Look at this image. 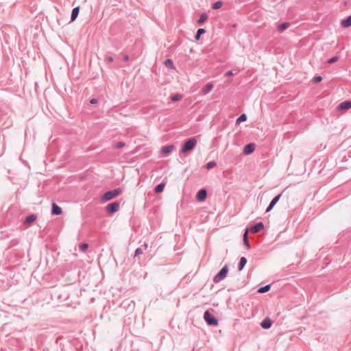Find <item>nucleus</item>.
<instances>
[{"mask_svg": "<svg viewBox=\"0 0 351 351\" xmlns=\"http://www.w3.org/2000/svg\"><path fill=\"white\" fill-rule=\"evenodd\" d=\"M197 139L195 137L188 138L182 145L180 152L186 154L193 150L197 145Z\"/></svg>", "mask_w": 351, "mask_h": 351, "instance_id": "nucleus-1", "label": "nucleus"}, {"mask_svg": "<svg viewBox=\"0 0 351 351\" xmlns=\"http://www.w3.org/2000/svg\"><path fill=\"white\" fill-rule=\"evenodd\" d=\"M122 193V189L120 188H117L113 190L108 191L105 192L101 196V200L103 202L110 201L117 196H119Z\"/></svg>", "mask_w": 351, "mask_h": 351, "instance_id": "nucleus-2", "label": "nucleus"}, {"mask_svg": "<svg viewBox=\"0 0 351 351\" xmlns=\"http://www.w3.org/2000/svg\"><path fill=\"white\" fill-rule=\"evenodd\" d=\"M229 267L228 265H224L219 271L214 276L213 282L215 283H219L223 279H225L228 275Z\"/></svg>", "mask_w": 351, "mask_h": 351, "instance_id": "nucleus-3", "label": "nucleus"}, {"mask_svg": "<svg viewBox=\"0 0 351 351\" xmlns=\"http://www.w3.org/2000/svg\"><path fill=\"white\" fill-rule=\"evenodd\" d=\"M204 319L206 324L209 326H216L218 325V319L212 315L208 311H206L204 313Z\"/></svg>", "mask_w": 351, "mask_h": 351, "instance_id": "nucleus-4", "label": "nucleus"}, {"mask_svg": "<svg viewBox=\"0 0 351 351\" xmlns=\"http://www.w3.org/2000/svg\"><path fill=\"white\" fill-rule=\"evenodd\" d=\"M120 204L118 202H114L108 204L106 207V210L108 213L112 214L117 212L119 209Z\"/></svg>", "mask_w": 351, "mask_h": 351, "instance_id": "nucleus-5", "label": "nucleus"}, {"mask_svg": "<svg viewBox=\"0 0 351 351\" xmlns=\"http://www.w3.org/2000/svg\"><path fill=\"white\" fill-rule=\"evenodd\" d=\"M264 228V224L263 222H257L250 226L249 230L253 233H258Z\"/></svg>", "mask_w": 351, "mask_h": 351, "instance_id": "nucleus-6", "label": "nucleus"}, {"mask_svg": "<svg viewBox=\"0 0 351 351\" xmlns=\"http://www.w3.org/2000/svg\"><path fill=\"white\" fill-rule=\"evenodd\" d=\"M207 191L205 189H201L196 194L195 198L198 202H204L207 197Z\"/></svg>", "mask_w": 351, "mask_h": 351, "instance_id": "nucleus-7", "label": "nucleus"}, {"mask_svg": "<svg viewBox=\"0 0 351 351\" xmlns=\"http://www.w3.org/2000/svg\"><path fill=\"white\" fill-rule=\"evenodd\" d=\"M256 145L254 143H248L244 146L243 152L245 155H250L252 154L255 150Z\"/></svg>", "mask_w": 351, "mask_h": 351, "instance_id": "nucleus-8", "label": "nucleus"}, {"mask_svg": "<svg viewBox=\"0 0 351 351\" xmlns=\"http://www.w3.org/2000/svg\"><path fill=\"white\" fill-rule=\"evenodd\" d=\"M281 195H282V193H280V194L277 195L276 196H275L272 199V200L270 202L269 204L268 205L267 208H266V210H265L266 213H269L273 209L274 206L280 200Z\"/></svg>", "mask_w": 351, "mask_h": 351, "instance_id": "nucleus-9", "label": "nucleus"}, {"mask_svg": "<svg viewBox=\"0 0 351 351\" xmlns=\"http://www.w3.org/2000/svg\"><path fill=\"white\" fill-rule=\"evenodd\" d=\"M174 149L175 146L173 145H165L161 148L160 152L163 156H166L169 154H170Z\"/></svg>", "mask_w": 351, "mask_h": 351, "instance_id": "nucleus-10", "label": "nucleus"}, {"mask_svg": "<svg viewBox=\"0 0 351 351\" xmlns=\"http://www.w3.org/2000/svg\"><path fill=\"white\" fill-rule=\"evenodd\" d=\"M337 108L340 110H347L351 108V100L345 101L338 105Z\"/></svg>", "mask_w": 351, "mask_h": 351, "instance_id": "nucleus-11", "label": "nucleus"}, {"mask_svg": "<svg viewBox=\"0 0 351 351\" xmlns=\"http://www.w3.org/2000/svg\"><path fill=\"white\" fill-rule=\"evenodd\" d=\"M62 213V208L57 205L56 203H52L51 204V215H60Z\"/></svg>", "mask_w": 351, "mask_h": 351, "instance_id": "nucleus-12", "label": "nucleus"}, {"mask_svg": "<svg viewBox=\"0 0 351 351\" xmlns=\"http://www.w3.org/2000/svg\"><path fill=\"white\" fill-rule=\"evenodd\" d=\"M37 219V215L36 214L29 215L23 221V223L25 225H31L33 222H34Z\"/></svg>", "mask_w": 351, "mask_h": 351, "instance_id": "nucleus-13", "label": "nucleus"}, {"mask_svg": "<svg viewBox=\"0 0 351 351\" xmlns=\"http://www.w3.org/2000/svg\"><path fill=\"white\" fill-rule=\"evenodd\" d=\"M272 323L269 317H266L261 322V326L264 329H269L271 327Z\"/></svg>", "mask_w": 351, "mask_h": 351, "instance_id": "nucleus-14", "label": "nucleus"}, {"mask_svg": "<svg viewBox=\"0 0 351 351\" xmlns=\"http://www.w3.org/2000/svg\"><path fill=\"white\" fill-rule=\"evenodd\" d=\"M80 12V6L75 7L73 8L71 14V22H73L76 20Z\"/></svg>", "mask_w": 351, "mask_h": 351, "instance_id": "nucleus-15", "label": "nucleus"}, {"mask_svg": "<svg viewBox=\"0 0 351 351\" xmlns=\"http://www.w3.org/2000/svg\"><path fill=\"white\" fill-rule=\"evenodd\" d=\"M341 25L343 27H349L351 26V15L342 19Z\"/></svg>", "mask_w": 351, "mask_h": 351, "instance_id": "nucleus-16", "label": "nucleus"}, {"mask_svg": "<svg viewBox=\"0 0 351 351\" xmlns=\"http://www.w3.org/2000/svg\"><path fill=\"white\" fill-rule=\"evenodd\" d=\"M213 88V85L212 83H208L206 86L203 87L201 90V92L203 95L208 94Z\"/></svg>", "mask_w": 351, "mask_h": 351, "instance_id": "nucleus-17", "label": "nucleus"}, {"mask_svg": "<svg viewBox=\"0 0 351 351\" xmlns=\"http://www.w3.org/2000/svg\"><path fill=\"white\" fill-rule=\"evenodd\" d=\"M247 258L245 257H241L240 258L239 263L238 264V270L241 271L243 269L244 267L245 266L247 263Z\"/></svg>", "mask_w": 351, "mask_h": 351, "instance_id": "nucleus-18", "label": "nucleus"}, {"mask_svg": "<svg viewBox=\"0 0 351 351\" xmlns=\"http://www.w3.org/2000/svg\"><path fill=\"white\" fill-rule=\"evenodd\" d=\"M290 26V23L288 22H284L278 25V31L279 32H282L285 29H287Z\"/></svg>", "mask_w": 351, "mask_h": 351, "instance_id": "nucleus-19", "label": "nucleus"}, {"mask_svg": "<svg viewBox=\"0 0 351 351\" xmlns=\"http://www.w3.org/2000/svg\"><path fill=\"white\" fill-rule=\"evenodd\" d=\"M165 187V183L162 182L155 186L154 191L156 193H160L164 191Z\"/></svg>", "mask_w": 351, "mask_h": 351, "instance_id": "nucleus-20", "label": "nucleus"}, {"mask_svg": "<svg viewBox=\"0 0 351 351\" xmlns=\"http://www.w3.org/2000/svg\"><path fill=\"white\" fill-rule=\"evenodd\" d=\"M208 14L206 12H203L200 14L199 19L197 20L198 25H202L208 19Z\"/></svg>", "mask_w": 351, "mask_h": 351, "instance_id": "nucleus-21", "label": "nucleus"}, {"mask_svg": "<svg viewBox=\"0 0 351 351\" xmlns=\"http://www.w3.org/2000/svg\"><path fill=\"white\" fill-rule=\"evenodd\" d=\"M205 32H206L205 29H204V28H199V29H197V32H196V34H195V39L196 40H199V38H200V37H201V36H202L203 34H204Z\"/></svg>", "mask_w": 351, "mask_h": 351, "instance_id": "nucleus-22", "label": "nucleus"}, {"mask_svg": "<svg viewBox=\"0 0 351 351\" xmlns=\"http://www.w3.org/2000/svg\"><path fill=\"white\" fill-rule=\"evenodd\" d=\"M247 120V115L245 114H241L236 120V125H239L241 122H244Z\"/></svg>", "mask_w": 351, "mask_h": 351, "instance_id": "nucleus-23", "label": "nucleus"}, {"mask_svg": "<svg viewBox=\"0 0 351 351\" xmlns=\"http://www.w3.org/2000/svg\"><path fill=\"white\" fill-rule=\"evenodd\" d=\"M270 288H271L270 285H267L265 286L261 287L258 288V293H266L270 290Z\"/></svg>", "mask_w": 351, "mask_h": 351, "instance_id": "nucleus-24", "label": "nucleus"}, {"mask_svg": "<svg viewBox=\"0 0 351 351\" xmlns=\"http://www.w3.org/2000/svg\"><path fill=\"white\" fill-rule=\"evenodd\" d=\"M164 64L166 67L169 68V69H174V65H173V60L171 59H167L165 60L164 62Z\"/></svg>", "mask_w": 351, "mask_h": 351, "instance_id": "nucleus-25", "label": "nucleus"}, {"mask_svg": "<svg viewBox=\"0 0 351 351\" xmlns=\"http://www.w3.org/2000/svg\"><path fill=\"white\" fill-rule=\"evenodd\" d=\"M223 3L221 1H217L212 4V8L215 10L219 9L222 7Z\"/></svg>", "mask_w": 351, "mask_h": 351, "instance_id": "nucleus-26", "label": "nucleus"}, {"mask_svg": "<svg viewBox=\"0 0 351 351\" xmlns=\"http://www.w3.org/2000/svg\"><path fill=\"white\" fill-rule=\"evenodd\" d=\"M182 98V95L181 94L177 93L171 96V100L173 101H178Z\"/></svg>", "mask_w": 351, "mask_h": 351, "instance_id": "nucleus-27", "label": "nucleus"}, {"mask_svg": "<svg viewBox=\"0 0 351 351\" xmlns=\"http://www.w3.org/2000/svg\"><path fill=\"white\" fill-rule=\"evenodd\" d=\"M88 247V244L86 243H82L80 244L79 249L81 252H85Z\"/></svg>", "mask_w": 351, "mask_h": 351, "instance_id": "nucleus-28", "label": "nucleus"}, {"mask_svg": "<svg viewBox=\"0 0 351 351\" xmlns=\"http://www.w3.org/2000/svg\"><path fill=\"white\" fill-rule=\"evenodd\" d=\"M217 165V163L215 161L213 160V161H210L208 162L206 165V168L207 169H210L213 167H215V166Z\"/></svg>", "mask_w": 351, "mask_h": 351, "instance_id": "nucleus-29", "label": "nucleus"}, {"mask_svg": "<svg viewBox=\"0 0 351 351\" xmlns=\"http://www.w3.org/2000/svg\"><path fill=\"white\" fill-rule=\"evenodd\" d=\"M339 57L338 56H333L331 58L328 60V63L333 64V63L336 62L339 60Z\"/></svg>", "mask_w": 351, "mask_h": 351, "instance_id": "nucleus-30", "label": "nucleus"}, {"mask_svg": "<svg viewBox=\"0 0 351 351\" xmlns=\"http://www.w3.org/2000/svg\"><path fill=\"white\" fill-rule=\"evenodd\" d=\"M143 252H144V251H143V249L142 247H138V248L135 250V252H134V257H136V256H138V255L142 254L143 253Z\"/></svg>", "mask_w": 351, "mask_h": 351, "instance_id": "nucleus-31", "label": "nucleus"}, {"mask_svg": "<svg viewBox=\"0 0 351 351\" xmlns=\"http://www.w3.org/2000/svg\"><path fill=\"white\" fill-rule=\"evenodd\" d=\"M322 80V77L320 75L315 76L313 78V82L315 84L319 83Z\"/></svg>", "mask_w": 351, "mask_h": 351, "instance_id": "nucleus-32", "label": "nucleus"}, {"mask_svg": "<svg viewBox=\"0 0 351 351\" xmlns=\"http://www.w3.org/2000/svg\"><path fill=\"white\" fill-rule=\"evenodd\" d=\"M125 145V143H123L122 141H119V142L117 143V144L115 145V148H117V149H121Z\"/></svg>", "mask_w": 351, "mask_h": 351, "instance_id": "nucleus-33", "label": "nucleus"}, {"mask_svg": "<svg viewBox=\"0 0 351 351\" xmlns=\"http://www.w3.org/2000/svg\"><path fill=\"white\" fill-rule=\"evenodd\" d=\"M250 231L249 228H247L243 235V240L248 239V232Z\"/></svg>", "mask_w": 351, "mask_h": 351, "instance_id": "nucleus-34", "label": "nucleus"}, {"mask_svg": "<svg viewBox=\"0 0 351 351\" xmlns=\"http://www.w3.org/2000/svg\"><path fill=\"white\" fill-rule=\"evenodd\" d=\"M113 57L110 56H107L106 58V61L107 62V63H110L112 62H113Z\"/></svg>", "mask_w": 351, "mask_h": 351, "instance_id": "nucleus-35", "label": "nucleus"}, {"mask_svg": "<svg viewBox=\"0 0 351 351\" xmlns=\"http://www.w3.org/2000/svg\"><path fill=\"white\" fill-rule=\"evenodd\" d=\"M243 244L247 247V248H250V242L248 241V239H243Z\"/></svg>", "mask_w": 351, "mask_h": 351, "instance_id": "nucleus-36", "label": "nucleus"}, {"mask_svg": "<svg viewBox=\"0 0 351 351\" xmlns=\"http://www.w3.org/2000/svg\"><path fill=\"white\" fill-rule=\"evenodd\" d=\"M234 75V73H233L232 71H227V72L225 73V76H226V77L232 76V75Z\"/></svg>", "mask_w": 351, "mask_h": 351, "instance_id": "nucleus-37", "label": "nucleus"}, {"mask_svg": "<svg viewBox=\"0 0 351 351\" xmlns=\"http://www.w3.org/2000/svg\"><path fill=\"white\" fill-rule=\"evenodd\" d=\"M141 247L143 249V251L147 250V249L148 248V243H144V244Z\"/></svg>", "mask_w": 351, "mask_h": 351, "instance_id": "nucleus-38", "label": "nucleus"}, {"mask_svg": "<svg viewBox=\"0 0 351 351\" xmlns=\"http://www.w3.org/2000/svg\"><path fill=\"white\" fill-rule=\"evenodd\" d=\"M97 99L96 98H93L90 99V103L91 104H96L97 103Z\"/></svg>", "mask_w": 351, "mask_h": 351, "instance_id": "nucleus-39", "label": "nucleus"}, {"mask_svg": "<svg viewBox=\"0 0 351 351\" xmlns=\"http://www.w3.org/2000/svg\"><path fill=\"white\" fill-rule=\"evenodd\" d=\"M123 60L124 61H128L129 60V56L128 54H125L123 56Z\"/></svg>", "mask_w": 351, "mask_h": 351, "instance_id": "nucleus-40", "label": "nucleus"}]
</instances>
